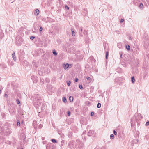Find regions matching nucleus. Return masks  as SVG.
<instances>
[{
	"label": "nucleus",
	"instance_id": "33",
	"mask_svg": "<svg viewBox=\"0 0 149 149\" xmlns=\"http://www.w3.org/2000/svg\"><path fill=\"white\" fill-rule=\"evenodd\" d=\"M79 34L81 36H83L82 34V32H81V31H79Z\"/></svg>",
	"mask_w": 149,
	"mask_h": 149
},
{
	"label": "nucleus",
	"instance_id": "44",
	"mask_svg": "<svg viewBox=\"0 0 149 149\" xmlns=\"http://www.w3.org/2000/svg\"><path fill=\"white\" fill-rule=\"evenodd\" d=\"M139 116H140V117H141L140 118L141 119H142V116H141V114H139Z\"/></svg>",
	"mask_w": 149,
	"mask_h": 149
},
{
	"label": "nucleus",
	"instance_id": "47",
	"mask_svg": "<svg viewBox=\"0 0 149 149\" xmlns=\"http://www.w3.org/2000/svg\"><path fill=\"white\" fill-rule=\"evenodd\" d=\"M147 2H148V3H149V1H148Z\"/></svg>",
	"mask_w": 149,
	"mask_h": 149
},
{
	"label": "nucleus",
	"instance_id": "39",
	"mask_svg": "<svg viewBox=\"0 0 149 149\" xmlns=\"http://www.w3.org/2000/svg\"><path fill=\"white\" fill-rule=\"evenodd\" d=\"M75 81L76 82H77L78 81V79L77 78H76L75 79Z\"/></svg>",
	"mask_w": 149,
	"mask_h": 149
},
{
	"label": "nucleus",
	"instance_id": "15",
	"mask_svg": "<svg viewBox=\"0 0 149 149\" xmlns=\"http://www.w3.org/2000/svg\"><path fill=\"white\" fill-rule=\"evenodd\" d=\"M83 34L85 35H87L88 34V32L86 30H84L83 31Z\"/></svg>",
	"mask_w": 149,
	"mask_h": 149
},
{
	"label": "nucleus",
	"instance_id": "48",
	"mask_svg": "<svg viewBox=\"0 0 149 149\" xmlns=\"http://www.w3.org/2000/svg\"><path fill=\"white\" fill-rule=\"evenodd\" d=\"M49 86L51 88L52 87L51 86Z\"/></svg>",
	"mask_w": 149,
	"mask_h": 149
},
{
	"label": "nucleus",
	"instance_id": "24",
	"mask_svg": "<svg viewBox=\"0 0 149 149\" xmlns=\"http://www.w3.org/2000/svg\"><path fill=\"white\" fill-rule=\"evenodd\" d=\"M40 81L41 82L43 83L45 81L43 78H41L40 79Z\"/></svg>",
	"mask_w": 149,
	"mask_h": 149
},
{
	"label": "nucleus",
	"instance_id": "20",
	"mask_svg": "<svg viewBox=\"0 0 149 149\" xmlns=\"http://www.w3.org/2000/svg\"><path fill=\"white\" fill-rule=\"evenodd\" d=\"M143 4L142 3H141L139 5V7L140 8H143Z\"/></svg>",
	"mask_w": 149,
	"mask_h": 149
},
{
	"label": "nucleus",
	"instance_id": "37",
	"mask_svg": "<svg viewBox=\"0 0 149 149\" xmlns=\"http://www.w3.org/2000/svg\"><path fill=\"white\" fill-rule=\"evenodd\" d=\"M65 8L67 10H69V7L66 5L65 6Z\"/></svg>",
	"mask_w": 149,
	"mask_h": 149
},
{
	"label": "nucleus",
	"instance_id": "16",
	"mask_svg": "<svg viewBox=\"0 0 149 149\" xmlns=\"http://www.w3.org/2000/svg\"><path fill=\"white\" fill-rule=\"evenodd\" d=\"M51 141H52V142L53 143H56L57 142V141L54 139H51Z\"/></svg>",
	"mask_w": 149,
	"mask_h": 149
},
{
	"label": "nucleus",
	"instance_id": "19",
	"mask_svg": "<svg viewBox=\"0 0 149 149\" xmlns=\"http://www.w3.org/2000/svg\"><path fill=\"white\" fill-rule=\"evenodd\" d=\"M63 101L65 103L66 102H67L66 98L65 97H63Z\"/></svg>",
	"mask_w": 149,
	"mask_h": 149
},
{
	"label": "nucleus",
	"instance_id": "34",
	"mask_svg": "<svg viewBox=\"0 0 149 149\" xmlns=\"http://www.w3.org/2000/svg\"><path fill=\"white\" fill-rule=\"evenodd\" d=\"M35 38V37H34L33 36H32L31 37L30 39L31 40H33Z\"/></svg>",
	"mask_w": 149,
	"mask_h": 149
},
{
	"label": "nucleus",
	"instance_id": "23",
	"mask_svg": "<svg viewBox=\"0 0 149 149\" xmlns=\"http://www.w3.org/2000/svg\"><path fill=\"white\" fill-rule=\"evenodd\" d=\"M114 136L113 134H111L110 136V138L111 139H113L114 138Z\"/></svg>",
	"mask_w": 149,
	"mask_h": 149
},
{
	"label": "nucleus",
	"instance_id": "38",
	"mask_svg": "<svg viewBox=\"0 0 149 149\" xmlns=\"http://www.w3.org/2000/svg\"><path fill=\"white\" fill-rule=\"evenodd\" d=\"M42 30H43L42 28V27H40V29H39L40 31H41Z\"/></svg>",
	"mask_w": 149,
	"mask_h": 149
},
{
	"label": "nucleus",
	"instance_id": "13",
	"mask_svg": "<svg viewBox=\"0 0 149 149\" xmlns=\"http://www.w3.org/2000/svg\"><path fill=\"white\" fill-rule=\"evenodd\" d=\"M69 100L71 102L73 101V97L70 96L69 97Z\"/></svg>",
	"mask_w": 149,
	"mask_h": 149
},
{
	"label": "nucleus",
	"instance_id": "50",
	"mask_svg": "<svg viewBox=\"0 0 149 149\" xmlns=\"http://www.w3.org/2000/svg\"><path fill=\"white\" fill-rule=\"evenodd\" d=\"M68 33H69V32H68V31H67V33H68Z\"/></svg>",
	"mask_w": 149,
	"mask_h": 149
},
{
	"label": "nucleus",
	"instance_id": "21",
	"mask_svg": "<svg viewBox=\"0 0 149 149\" xmlns=\"http://www.w3.org/2000/svg\"><path fill=\"white\" fill-rule=\"evenodd\" d=\"M109 55V52H107L106 53V58L107 59L108 56Z\"/></svg>",
	"mask_w": 149,
	"mask_h": 149
},
{
	"label": "nucleus",
	"instance_id": "49",
	"mask_svg": "<svg viewBox=\"0 0 149 149\" xmlns=\"http://www.w3.org/2000/svg\"><path fill=\"white\" fill-rule=\"evenodd\" d=\"M68 33H69V32H68V31H67V33H68Z\"/></svg>",
	"mask_w": 149,
	"mask_h": 149
},
{
	"label": "nucleus",
	"instance_id": "25",
	"mask_svg": "<svg viewBox=\"0 0 149 149\" xmlns=\"http://www.w3.org/2000/svg\"><path fill=\"white\" fill-rule=\"evenodd\" d=\"M70 83H71V82L70 81H69L67 82V84L68 86H70Z\"/></svg>",
	"mask_w": 149,
	"mask_h": 149
},
{
	"label": "nucleus",
	"instance_id": "31",
	"mask_svg": "<svg viewBox=\"0 0 149 149\" xmlns=\"http://www.w3.org/2000/svg\"><path fill=\"white\" fill-rule=\"evenodd\" d=\"M94 112H91V116H93L94 115Z\"/></svg>",
	"mask_w": 149,
	"mask_h": 149
},
{
	"label": "nucleus",
	"instance_id": "28",
	"mask_svg": "<svg viewBox=\"0 0 149 149\" xmlns=\"http://www.w3.org/2000/svg\"><path fill=\"white\" fill-rule=\"evenodd\" d=\"M42 125L41 124L39 125V126H38V128H39V129H40L41 128H42Z\"/></svg>",
	"mask_w": 149,
	"mask_h": 149
},
{
	"label": "nucleus",
	"instance_id": "18",
	"mask_svg": "<svg viewBox=\"0 0 149 149\" xmlns=\"http://www.w3.org/2000/svg\"><path fill=\"white\" fill-rule=\"evenodd\" d=\"M126 48L128 50H130V47L129 45H127L126 46Z\"/></svg>",
	"mask_w": 149,
	"mask_h": 149
},
{
	"label": "nucleus",
	"instance_id": "12",
	"mask_svg": "<svg viewBox=\"0 0 149 149\" xmlns=\"http://www.w3.org/2000/svg\"><path fill=\"white\" fill-rule=\"evenodd\" d=\"M131 81L132 83H134L135 82V79L134 77H131Z\"/></svg>",
	"mask_w": 149,
	"mask_h": 149
},
{
	"label": "nucleus",
	"instance_id": "29",
	"mask_svg": "<svg viewBox=\"0 0 149 149\" xmlns=\"http://www.w3.org/2000/svg\"><path fill=\"white\" fill-rule=\"evenodd\" d=\"M17 125L18 126L20 125V122L19 120H18L17 122Z\"/></svg>",
	"mask_w": 149,
	"mask_h": 149
},
{
	"label": "nucleus",
	"instance_id": "2",
	"mask_svg": "<svg viewBox=\"0 0 149 149\" xmlns=\"http://www.w3.org/2000/svg\"><path fill=\"white\" fill-rule=\"evenodd\" d=\"M38 71V74L40 75H44L45 73H48L49 72L48 68H39Z\"/></svg>",
	"mask_w": 149,
	"mask_h": 149
},
{
	"label": "nucleus",
	"instance_id": "11",
	"mask_svg": "<svg viewBox=\"0 0 149 149\" xmlns=\"http://www.w3.org/2000/svg\"><path fill=\"white\" fill-rule=\"evenodd\" d=\"M37 123V121H33V126L34 127V128H36V125Z\"/></svg>",
	"mask_w": 149,
	"mask_h": 149
},
{
	"label": "nucleus",
	"instance_id": "1",
	"mask_svg": "<svg viewBox=\"0 0 149 149\" xmlns=\"http://www.w3.org/2000/svg\"><path fill=\"white\" fill-rule=\"evenodd\" d=\"M42 102L39 94H36L33 96V104L36 108H38L41 105Z\"/></svg>",
	"mask_w": 149,
	"mask_h": 149
},
{
	"label": "nucleus",
	"instance_id": "6",
	"mask_svg": "<svg viewBox=\"0 0 149 149\" xmlns=\"http://www.w3.org/2000/svg\"><path fill=\"white\" fill-rule=\"evenodd\" d=\"M12 57L13 58L14 61H16V59L15 56V53L14 52H13V53L12 54Z\"/></svg>",
	"mask_w": 149,
	"mask_h": 149
},
{
	"label": "nucleus",
	"instance_id": "4",
	"mask_svg": "<svg viewBox=\"0 0 149 149\" xmlns=\"http://www.w3.org/2000/svg\"><path fill=\"white\" fill-rule=\"evenodd\" d=\"M31 79L33 81V83H36L38 81V78L36 76H32L31 77Z\"/></svg>",
	"mask_w": 149,
	"mask_h": 149
},
{
	"label": "nucleus",
	"instance_id": "42",
	"mask_svg": "<svg viewBox=\"0 0 149 149\" xmlns=\"http://www.w3.org/2000/svg\"><path fill=\"white\" fill-rule=\"evenodd\" d=\"M129 40H132V37H129Z\"/></svg>",
	"mask_w": 149,
	"mask_h": 149
},
{
	"label": "nucleus",
	"instance_id": "32",
	"mask_svg": "<svg viewBox=\"0 0 149 149\" xmlns=\"http://www.w3.org/2000/svg\"><path fill=\"white\" fill-rule=\"evenodd\" d=\"M17 104H19L20 103V102L19 101V100L18 99L17 100Z\"/></svg>",
	"mask_w": 149,
	"mask_h": 149
},
{
	"label": "nucleus",
	"instance_id": "8",
	"mask_svg": "<svg viewBox=\"0 0 149 149\" xmlns=\"http://www.w3.org/2000/svg\"><path fill=\"white\" fill-rule=\"evenodd\" d=\"M39 13V11L38 9H36L34 13V14L36 16L38 15Z\"/></svg>",
	"mask_w": 149,
	"mask_h": 149
},
{
	"label": "nucleus",
	"instance_id": "22",
	"mask_svg": "<svg viewBox=\"0 0 149 149\" xmlns=\"http://www.w3.org/2000/svg\"><path fill=\"white\" fill-rule=\"evenodd\" d=\"M101 106V104L100 103H98L97 104V107L98 108H100V107Z\"/></svg>",
	"mask_w": 149,
	"mask_h": 149
},
{
	"label": "nucleus",
	"instance_id": "46",
	"mask_svg": "<svg viewBox=\"0 0 149 149\" xmlns=\"http://www.w3.org/2000/svg\"><path fill=\"white\" fill-rule=\"evenodd\" d=\"M1 90H0V93H1Z\"/></svg>",
	"mask_w": 149,
	"mask_h": 149
},
{
	"label": "nucleus",
	"instance_id": "5",
	"mask_svg": "<svg viewBox=\"0 0 149 149\" xmlns=\"http://www.w3.org/2000/svg\"><path fill=\"white\" fill-rule=\"evenodd\" d=\"M94 131L93 130H90L88 133V135L90 136H91L94 133Z\"/></svg>",
	"mask_w": 149,
	"mask_h": 149
},
{
	"label": "nucleus",
	"instance_id": "9",
	"mask_svg": "<svg viewBox=\"0 0 149 149\" xmlns=\"http://www.w3.org/2000/svg\"><path fill=\"white\" fill-rule=\"evenodd\" d=\"M69 65L68 63H67L66 64H64L63 65V67L65 69H66L69 67Z\"/></svg>",
	"mask_w": 149,
	"mask_h": 149
},
{
	"label": "nucleus",
	"instance_id": "10",
	"mask_svg": "<svg viewBox=\"0 0 149 149\" xmlns=\"http://www.w3.org/2000/svg\"><path fill=\"white\" fill-rule=\"evenodd\" d=\"M52 53H53L54 55L55 56H56L57 55V53L56 51L54 49L53 50Z\"/></svg>",
	"mask_w": 149,
	"mask_h": 149
},
{
	"label": "nucleus",
	"instance_id": "36",
	"mask_svg": "<svg viewBox=\"0 0 149 149\" xmlns=\"http://www.w3.org/2000/svg\"><path fill=\"white\" fill-rule=\"evenodd\" d=\"M82 30H83V27L81 26L80 27V29L79 30V31H81V32H82Z\"/></svg>",
	"mask_w": 149,
	"mask_h": 149
},
{
	"label": "nucleus",
	"instance_id": "51",
	"mask_svg": "<svg viewBox=\"0 0 149 149\" xmlns=\"http://www.w3.org/2000/svg\"><path fill=\"white\" fill-rule=\"evenodd\" d=\"M21 149H23L22 148Z\"/></svg>",
	"mask_w": 149,
	"mask_h": 149
},
{
	"label": "nucleus",
	"instance_id": "27",
	"mask_svg": "<svg viewBox=\"0 0 149 149\" xmlns=\"http://www.w3.org/2000/svg\"><path fill=\"white\" fill-rule=\"evenodd\" d=\"M145 125L146 126H148L149 125V121H148L146 122Z\"/></svg>",
	"mask_w": 149,
	"mask_h": 149
},
{
	"label": "nucleus",
	"instance_id": "35",
	"mask_svg": "<svg viewBox=\"0 0 149 149\" xmlns=\"http://www.w3.org/2000/svg\"><path fill=\"white\" fill-rule=\"evenodd\" d=\"M67 113L68 116H69L70 115L71 113L70 112V111H68L67 112Z\"/></svg>",
	"mask_w": 149,
	"mask_h": 149
},
{
	"label": "nucleus",
	"instance_id": "43",
	"mask_svg": "<svg viewBox=\"0 0 149 149\" xmlns=\"http://www.w3.org/2000/svg\"><path fill=\"white\" fill-rule=\"evenodd\" d=\"M86 79L87 80H90L91 79V78L89 77H88L86 78Z\"/></svg>",
	"mask_w": 149,
	"mask_h": 149
},
{
	"label": "nucleus",
	"instance_id": "45",
	"mask_svg": "<svg viewBox=\"0 0 149 149\" xmlns=\"http://www.w3.org/2000/svg\"><path fill=\"white\" fill-rule=\"evenodd\" d=\"M122 54H120V58H122Z\"/></svg>",
	"mask_w": 149,
	"mask_h": 149
},
{
	"label": "nucleus",
	"instance_id": "3",
	"mask_svg": "<svg viewBox=\"0 0 149 149\" xmlns=\"http://www.w3.org/2000/svg\"><path fill=\"white\" fill-rule=\"evenodd\" d=\"M23 41L22 39L20 37H19L18 39L17 38L16 39V44L19 45L21 43H22Z\"/></svg>",
	"mask_w": 149,
	"mask_h": 149
},
{
	"label": "nucleus",
	"instance_id": "30",
	"mask_svg": "<svg viewBox=\"0 0 149 149\" xmlns=\"http://www.w3.org/2000/svg\"><path fill=\"white\" fill-rule=\"evenodd\" d=\"M113 133L115 135H116L117 134V132H116L115 130H113Z\"/></svg>",
	"mask_w": 149,
	"mask_h": 149
},
{
	"label": "nucleus",
	"instance_id": "41",
	"mask_svg": "<svg viewBox=\"0 0 149 149\" xmlns=\"http://www.w3.org/2000/svg\"><path fill=\"white\" fill-rule=\"evenodd\" d=\"M4 96V97H8V95L6 93L5 94Z\"/></svg>",
	"mask_w": 149,
	"mask_h": 149
},
{
	"label": "nucleus",
	"instance_id": "14",
	"mask_svg": "<svg viewBox=\"0 0 149 149\" xmlns=\"http://www.w3.org/2000/svg\"><path fill=\"white\" fill-rule=\"evenodd\" d=\"M45 80L47 83H49L50 81L49 79L48 78H46L45 79Z\"/></svg>",
	"mask_w": 149,
	"mask_h": 149
},
{
	"label": "nucleus",
	"instance_id": "17",
	"mask_svg": "<svg viewBox=\"0 0 149 149\" xmlns=\"http://www.w3.org/2000/svg\"><path fill=\"white\" fill-rule=\"evenodd\" d=\"M71 31H72V36H75V32L74 31H73L72 29H71Z\"/></svg>",
	"mask_w": 149,
	"mask_h": 149
},
{
	"label": "nucleus",
	"instance_id": "26",
	"mask_svg": "<svg viewBox=\"0 0 149 149\" xmlns=\"http://www.w3.org/2000/svg\"><path fill=\"white\" fill-rule=\"evenodd\" d=\"M79 87L81 89H83V88L82 85H79Z\"/></svg>",
	"mask_w": 149,
	"mask_h": 149
},
{
	"label": "nucleus",
	"instance_id": "40",
	"mask_svg": "<svg viewBox=\"0 0 149 149\" xmlns=\"http://www.w3.org/2000/svg\"><path fill=\"white\" fill-rule=\"evenodd\" d=\"M124 19H121L120 20V22L121 23H122L124 21Z\"/></svg>",
	"mask_w": 149,
	"mask_h": 149
},
{
	"label": "nucleus",
	"instance_id": "7",
	"mask_svg": "<svg viewBox=\"0 0 149 149\" xmlns=\"http://www.w3.org/2000/svg\"><path fill=\"white\" fill-rule=\"evenodd\" d=\"M139 52V49L138 48H135L134 49V52L135 54H138Z\"/></svg>",
	"mask_w": 149,
	"mask_h": 149
}]
</instances>
